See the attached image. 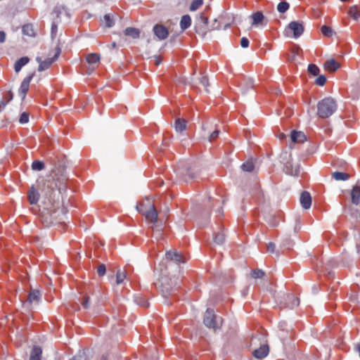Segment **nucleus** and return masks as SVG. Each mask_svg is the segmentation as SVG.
Wrapping results in <instances>:
<instances>
[{"mask_svg":"<svg viewBox=\"0 0 360 360\" xmlns=\"http://www.w3.org/2000/svg\"><path fill=\"white\" fill-rule=\"evenodd\" d=\"M60 20L54 19L52 25H51V35L52 38L56 37L57 34V30H58V25L60 23Z\"/></svg>","mask_w":360,"mask_h":360,"instance_id":"nucleus-38","label":"nucleus"},{"mask_svg":"<svg viewBox=\"0 0 360 360\" xmlns=\"http://www.w3.org/2000/svg\"><path fill=\"white\" fill-rule=\"evenodd\" d=\"M60 52H61V49L58 46L56 48V53L54 54V56L52 57V58L56 61L59 55L60 54Z\"/></svg>","mask_w":360,"mask_h":360,"instance_id":"nucleus-59","label":"nucleus"},{"mask_svg":"<svg viewBox=\"0 0 360 360\" xmlns=\"http://www.w3.org/2000/svg\"><path fill=\"white\" fill-rule=\"evenodd\" d=\"M134 302L140 306H142L143 307H148L149 306V304L146 300V299L141 295H136L134 297Z\"/></svg>","mask_w":360,"mask_h":360,"instance_id":"nucleus-32","label":"nucleus"},{"mask_svg":"<svg viewBox=\"0 0 360 360\" xmlns=\"http://www.w3.org/2000/svg\"><path fill=\"white\" fill-rule=\"evenodd\" d=\"M238 86L241 89L242 94H245L249 89L254 87V80L252 78H245L240 82Z\"/></svg>","mask_w":360,"mask_h":360,"instance_id":"nucleus-14","label":"nucleus"},{"mask_svg":"<svg viewBox=\"0 0 360 360\" xmlns=\"http://www.w3.org/2000/svg\"><path fill=\"white\" fill-rule=\"evenodd\" d=\"M34 72H32V74H30V75L26 77L21 82L18 92H19V95L21 96L22 101L26 97L27 93L29 90L30 82L32 79V78L34 77Z\"/></svg>","mask_w":360,"mask_h":360,"instance_id":"nucleus-5","label":"nucleus"},{"mask_svg":"<svg viewBox=\"0 0 360 360\" xmlns=\"http://www.w3.org/2000/svg\"><path fill=\"white\" fill-rule=\"evenodd\" d=\"M49 214L50 210L49 208H44L41 212V220L45 226H49L58 223L57 217H52Z\"/></svg>","mask_w":360,"mask_h":360,"instance_id":"nucleus-7","label":"nucleus"},{"mask_svg":"<svg viewBox=\"0 0 360 360\" xmlns=\"http://www.w3.org/2000/svg\"><path fill=\"white\" fill-rule=\"evenodd\" d=\"M352 202L358 205L360 202V186L353 187L351 192Z\"/></svg>","mask_w":360,"mask_h":360,"instance_id":"nucleus-17","label":"nucleus"},{"mask_svg":"<svg viewBox=\"0 0 360 360\" xmlns=\"http://www.w3.org/2000/svg\"><path fill=\"white\" fill-rule=\"evenodd\" d=\"M336 101L332 97H326L317 104V115L321 118L330 117L337 110Z\"/></svg>","mask_w":360,"mask_h":360,"instance_id":"nucleus-2","label":"nucleus"},{"mask_svg":"<svg viewBox=\"0 0 360 360\" xmlns=\"http://www.w3.org/2000/svg\"><path fill=\"white\" fill-rule=\"evenodd\" d=\"M187 122L182 118H178L174 122V129L176 132H182L186 129Z\"/></svg>","mask_w":360,"mask_h":360,"instance_id":"nucleus-21","label":"nucleus"},{"mask_svg":"<svg viewBox=\"0 0 360 360\" xmlns=\"http://www.w3.org/2000/svg\"><path fill=\"white\" fill-rule=\"evenodd\" d=\"M249 39L246 37H242L240 39V46L243 48H248L249 46Z\"/></svg>","mask_w":360,"mask_h":360,"instance_id":"nucleus-54","label":"nucleus"},{"mask_svg":"<svg viewBox=\"0 0 360 360\" xmlns=\"http://www.w3.org/2000/svg\"><path fill=\"white\" fill-rule=\"evenodd\" d=\"M41 294L39 290H31L28 295L27 302L31 304L32 302L38 303L40 300Z\"/></svg>","mask_w":360,"mask_h":360,"instance_id":"nucleus-22","label":"nucleus"},{"mask_svg":"<svg viewBox=\"0 0 360 360\" xmlns=\"http://www.w3.org/2000/svg\"><path fill=\"white\" fill-rule=\"evenodd\" d=\"M300 204L304 209H309L311 205V197L308 191H303L300 195Z\"/></svg>","mask_w":360,"mask_h":360,"instance_id":"nucleus-13","label":"nucleus"},{"mask_svg":"<svg viewBox=\"0 0 360 360\" xmlns=\"http://www.w3.org/2000/svg\"><path fill=\"white\" fill-rule=\"evenodd\" d=\"M240 167L245 172H251L253 171V169L255 168V165L252 162L248 161V162L242 164Z\"/></svg>","mask_w":360,"mask_h":360,"instance_id":"nucleus-37","label":"nucleus"},{"mask_svg":"<svg viewBox=\"0 0 360 360\" xmlns=\"http://www.w3.org/2000/svg\"><path fill=\"white\" fill-rule=\"evenodd\" d=\"M219 132H220V131H219V130H218V129L214 130V131H213V132H212V133L209 136V138H208L209 141H212L215 140V139L218 137V136H219Z\"/></svg>","mask_w":360,"mask_h":360,"instance_id":"nucleus-53","label":"nucleus"},{"mask_svg":"<svg viewBox=\"0 0 360 360\" xmlns=\"http://www.w3.org/2000/svg\"><path fill=\"white\" fill-rule=\"evenodd\" d=\"M55 60L52 58H48L42 60L41 63L39 65L38 71L42 72L50 68Z\"/></svg>","mask_w":360,"mask_h":360,"instance_id":"nucleus-27","label":"nucleus"},{"mask_svg":"<svg viewBox=\"0 0 360 360\" xmlns=\"http://www.w3.org/2000/svg\"><path fill=\"white\" fill-rule=\"evenodd\" d=\"M354 350L360 354V342L354 344Z\"/></svg>","mask_w":360,"mask_h":360,"instance_id":"nucleus-64","label":"nucleus"},{"mask_svg":"<svg viewBox=\"0 0 360 360\" xmlns=\"http://www.w3.org/2000/svg\"><path fill=\"white\" fill-rule=\"evenodd\" d=\"M251 18L252 19V26H257L259 24H262L264 19V16L261 11H257V12L254 13L251 15Z\"/></svg>","mask_w":360,"mask_h":360,"instance_id":"nucleus-20","label":"nucleus"},{"mask_svg":"<svg viewBox=\"0 0 360 360\" xmlns=\"http://www.w3.org/2000/svg\"><path fill=\"white\" fill-rule=\"evenodd\" d=\"M191 25V18L189 15H184L181 17L180 21V27L182 30H186Z\"/></svg>","mask_w":360,"mask_h":360,"instance_id":"nucleus-24","label":"nucleus"},{"mask_svg":"<svg viewBox=\"0 0 360 360\" xmlns=\"http://www.w3.org/2000/svg\"><path fill=\"white\" fill-rule=\"evenodd\" d=\"M283 171L286 174L297 176L300 174V165L294 167L291 161H287L283 166Z\"/></svg>","mask_w":360,"mask_h":360,"instance_id":"nucleus-8","label":"nucleus"},{"mask_svg":"<svg viewBox=\"0 0 360 360\" xmlns=\"http://www.w3.org/2000/svg\"><path fill=\"white\" fill-rule=\"evenodd\" d=\"M126 278V274L124 271L118 270L116 274V283L117 285L122 284Z\"/></svg>","mask_w":360,"mask_h":360,"instance_id":"nucleus-35","label":"nucleus"},{"mask_svg":"<svg viewBox=\"0 0 360 360\" xmlns=\"http://www.w3.org/2000/svg\"><path fill=\"white\" fill-rule=\"evenodd\" d=\"M105 272L106 267L105 264H101L97 267V274L99 276H103L105 274Z\"/></svg>","mask_w":360,"mask_h":360,"instance_id":"nucleus-49","label":"nucleus"},{"mask_svg":"<svg viewBox=\"0 0 360 360\" xmlns=\"http://www.w3.org/2000/svg\"><path fill=\"white\" fill-rule=\"evenodd\" d=\"M42 354L41 347L34 346L31 352L30 360H40Z\"/></svg>","mask_w":360,"mask_h":360,"instance_id":"nucleus-26","label":"nucleus"},{"mask_svg":"<svg viewBox=\"0 0 360 360\" xmlns=\"http://www.w3.org/2000/svg\"><path fill=\"white\" fill-rule=\"evenodd\" d=\"M199 21L205 25L208 23V18L205 17L203 13H200L199 15Z\"/></svg>","mask_w":360,"mask_h":360,"instance_id":"nucleus-56","label":"nucleus"},{"mask_svg":"<svg viewBox=\"0 0 360 360\" xmlns=\"http://www.w3.org/2000/svg\"><path fill=\"white\" fill-rule=\"evenodd\" d=\"M269 352L268 345L263 344L258 349L252 352V355L257 359H263L266 357Z\"/></svg>","mask_w":360,"mask_h":360,"instance_id":"nucleus-10","label":"nucleus"},{"mask_svg":"<svg viewBox=\"0 0 360 360\" xmlns=\"http://www.w3.org/2000/svg\"><path fill=\"white\" fill-rule=\"evenodd\" d=\"M150 208L148 210L147 212L143 214L146 219L152 223L155 224L158 220V212L155 210L154 205H148Z\"/></svg>","mask_w":360,"mask_h":360,"instance_id":"nucleus-11","label":"nucleus"},{"mask_svg":"<svg viewBox=\"0 0 360 360\" xmlns=\"http://www.w3.org/2000/svg\"><path fill=\"white\" fill-rule=\"evenodd\" d=\"M6 40V33L4 31H0V43H4Z\"/></svg>","mask_w":360,"mask_h":360,"instance_id":"nucleus-62","label":"nucleus"},{"mask_svg":"<svg viewBox=\"0 0 360 360\" xmlns=\"http://www.w3.org/2000/svg\"><path fill=\"white\" fill-rule=\"evenodd\" d=\"M304 27L302 22L298 21H292L290 22L287 28L285 30L286 35H288V32H292L293 34V37L297 39L300 37L304 32Z\"/></svg>","mask_w":360,"mask_h":360,"instance_id":"nucleus-4","label":"nucleus"},{"mask_svg":"<svg viewBox=\"0 0 360 360\" xmlns=\"http://www.w3.org/2000/svg\"><path fill=\"white\" fill-rule=\"evenodd\" d=\"M100 55L96 53H90L86 56V60L89 65L95 66L100 61Z\"/></svg>","mask_w":360,"mask_h":360,"instance_id":"nucleus-25","label":"nucleus"},{"mask_svg":"<svg viewBox=\"0 0 360 360\" xmlns=\"http://www.w3.org/2000/svg\"><path fill=\"white\" fill-rule=\"evenodd\" d=\"M324 68L328 72H333L340 68V65L335 59H330L325 62Z\"/></svg>","mask_w":360,"mask_h":360,"instance_id":"nucleus-16","label":"nucleus"},{"mask_svg":"<svg viewBox=\"0 0 360 360\" xmlns=\"http://www.w3.org/2000/svg\"><path fill=\"white\" fill-rule=\"evenodd\" d=\"M292 245L293 241L289 237H285L281 242V246L286 249H290Z\"/></svg>","mask_w":360,"mask_h":360,"instance_id":"nucleus-43","label":"nucleus"},{"mask_svg":"<svg viewBox=\"0 0 360 360\" xmlns=\"http://www.w3.org/2000/svg\"><path fill=\"white\" fill-rule=\"evenodd\" d=\"M267 250L271 253L276 252V245L274 243H269L267 245Z\"/></svg>","mask_w":360,"mask_h":360,"instance_id":"nucleus-55","label":"nucleus"},{"mask_svg":"<svg viewBox=\"0 0 360 360\" xmlns=\"http://www.w3.org/2000/svg\"><path fill=\"white\" fill-rule=\"evenodd\" d=\"M252 278L257 279V278H262L264 275L265 273L264 271L259 269H257L255 270H252L250 274Z\"/></svg>","mask_w":360,"mask_h":360,"instance_id":"nucleus-40","label":"nucleus"},{"mask_svg":"<svg viewBox=\"0 0 360 360\" xmlns=\"http://www.w3.org/2000/svg\"><path fill=\"white\" fill-rule=\"evenodd\" d=\"M200 83L205 88L207 92H208L207 86H209L208 78L207 76H201L199 79Z\"/></svg>","mask_w":360,"mask_h":360,"instance_id":"nucleus-50","label":"nucleus"},{"mask_svg":"<svg viewBox=\"0 0 360 360\" xmlns=\"http://www.w3.org/2000/svg\"><path fill=\"white\" fill-rule=\"evenodd\" d=\"M290 7V4L286 1H281L277 6V10L281 13H285Z\"/></svg>","mask_w":360,"mask_h":360,"instance_id":"nucleus-34","label":"nucleus"},{"mask_svg":"<svg viewBox=\"0 0 360 360\" xmlns=\"http://www.w3.org/2000/svg\"><path fill=\"white\" fill-rule=\"evenodd\" d=\"M203 4V0H193L190 6L191 11H197Z\"/></svg>","mask_w":360,"mask_h":360,"instance_id":"nucleus-42","label":"nucleus"},{"mask_svg":"<svg viewBox=\"0 0 360 360\" xmlns=\"http://www.w3.org/2000/svg\"><path fill=\"white\" fill-rule=\"evenodd\" d=\"M290 138L293 143H303L307 139L306 136L303 132L295 130L291 131Z\"/></svg>","mask_w":360,"mask_h":360,"instance_id":"nucleus-15","label":"nucleus"},{"mask_svg":"<svg viewBox=\"0 0 360 360\" xmlns=\"http://www.w3.org/2000/svg\"><path fill=\"white\" fill-rule=\"evenodd\" d=\"M162 62L161 58L159 56H154V63L156 66L159 65Z\"/></svg>","mask_w":360,"mask_h":360,"instance_id":"nucleus-63","label":"nucleus"},{"mask_svg":"<svg viewBox=\"0 0 360 360\" xmlns=\"http://www.w3.org/2000/svg\"><path fill=\"white\" fill-rule=\"evenodd\" d=\"M44 167V163L40 160H34L32 164V169L35 171H41Z\"/></svg>","mask_w":360,"mask_h":360,"instance_id":"nucleus-33","label":"nucleus"},{"mask_svg":"<svg viewBox=\"0 0 360 360\" xmlns=\"http://www.w3.org/2000/svg\"><path fill=\"white\" fill-rule=\"evenodd\" d=\"M148 205L153 204L150 200L147 198L145 201L141 202L136 205V210L139 213L143 215L147 212V210H150V208L149 206H148Z\"/></svg>","mask_w":360,"mask_h":360,"instance_id":"nucleus-19","label":"nucleus"},{"mask_svg":"<svg viewBox=\"0 0 360 360\" xmlns=\"http://www.w3.org/2000/svg\"><path fill=\"white\" fill-rule=\"evenodd\" d=\"M49 209L50 210V216L57 217L58 222H60V220H62V218L60 217V214H63V210L56 209L54 206Z\"/></svg>","mask_w":360,"mask_h":360,"instance_id":"nucleus-30","label":"nucleus"},{"mask_svg":"<svg viewBox=\"0 0 360 360\" xmlns=\"http://www.w3.org/2000/svg\"><path fill=\"white\" fill-rule=\"evenodd\" d=\"M82 304L85 309L90 307V298L89 296L85 295L83 297Z\"/></svg>","mask_w":360,"mask_h":360,"instance_id":"nucleus-51","label":"nucleus"},{"mask_svg":"<svg viewBox=\"0 0 360 360\" xmlns=\"http://www.w3.org/2000/svg\"><path fill=\"white\" fill-rule=\"evenodd\" d=\"M66 13V9L63 6H57L54 8L53 14L56 15V18L54 19L60 20V15L63 13Z\"/></svg>","mask_w":360,"mask_h":360,"instance_id":"nucleus-39","label":"nucleus"},{"mask_svg":"<svg viewBox=\"0 0 360 360\" xmlns=\"http://www.w3.org/2000/svg\"><path fill=\"white\" fill-rule=\"evenodd\" d=\"M308 72L313 76H316L320 72L319 68L315 64H309L308 65Z\"/></svg>","mask_w":360,"mask_h":360,"instance_id":"nucleus-36","label":"nucleus"},{"mask_svg":"<svg viewBox=\"0 0 360 360\" xmlns=\"http://www.w3.org/2000/svg\"><path fill=\"white\" fill-rule=\"evenodd\" d=\"M185 175L188 176L189 179H195L197 178V175L189 168L186 169Z\"/></svg>","mask_w":360,"mask_h":360,"instance_id":"nucleus-52","label":"nucleus"},{"mask_svg":"<svg viewBox=\"0 0 360 360\" xmlns=\"http://www.w3.org/2000/svg\"><path fill=\"white\" fill-rule=\"evenodd\" d=\"M70 360H86L85 357H84V352L79 353V354H77V356L72 357Z\"/></svg>","mask_w":360,"mask_h":360,"instance_id":"nucleus-58","label":"nucleus"},{"mask_svg":"<svg viewBox=\"0 0 360 360\" xmlns=\"http://www.w3.org/2000/svg\"><path fill=\"white\" fill-rule=\"evenodd\" d=\"M6 101H8V103L13 100V94L12 93L11 91H9L7 92L6 95Z\"/></svg>","mask_w":360,"mask_h":360,"instance_id":"nucleus-60","label":"nucleus"},{"mask_svg":"<svg viewBox=\"0 0 360 360\" xmlns=\"http://www.w3.org/2000/svg\"><path fill=\"white\" fill-rule=\"evenodd\" d=\"M326 77L325 75H319L315 80V84L318 86H323L326 84Z\"/></svg>","mask_w":360,"mask_h":360,"instance_id":"nucleus-47","label":"nucleus"},{"mask_svg":"<svg viewBox=\"0 0 360 360\" xmlns=\"http://www.w3.org/2000/svg\"><path fill=\"white\" fill-rule=\"evenodd\" d=\"M103 19H104V21H105V26L107 27H112L114 26L115 25V20L114 19L110 16V14H105L104 16H103Z\"/></svg>","mask_w":360,"mask_h":360,"instance_id":"nucleus-41","label":"nucleus"},{"mask_svg":"<svg viewBox=\"0 0 360 360\" xmlns=\"http://www.w3.org/2000/svg\"><path fill=\"white\" fill-rule=\"evenodd\" d=\"M203 323L206 327L217 330L221 328L223 319L216 315L214 310L207 309L204 314Z\"/></svg>","mask_w":360,"mask_h":360,"instance_id":"nucleus-3","label":"nucleus"},{"mask_svg":"<svg viewBox=\"0 0 360 360\" xmlns=\"http://www.w3.org/2000/svg\"><path fill=\"white\" fill-rule=\"evenodd\" d=\"M214 240L217 244H218V245L222 244L225 240L224 234L223 233H216L214 236Z\"/></svg>","mask_w":360,"mask_h":360,"instance_id":"nucleus-44","label":"nucleus"},{"mask_svg":"<svg viewBox=\"0 0 360 360\" xmlns=\"http://www.w3.org/2000/svg\"><path fill=\"white\" fill-rule=\"evenodd\" d=\"M322 34L326 37H331L333 34V30L332 29L327 26V25H323L321 28Z\"/></svg>","mask_w":360,"mask_h":360,"instance_id":"nucleus-45","label":"nucleus"},{"mask_svg":"<svg viewBox=\"0 0 360 360\" xmlns=\"http://www.w3.org/2000/svg\"><path fill=\"white\" fill-rule=\"evenodd\" d=\"M290 299H292V303L291 307H294L295 306H298L300 304L299 298L294 297L292 295L289 296Z\"/></svg>","mask_w":360,"mask_h":360,"instance_id":"nucleus-57","label":"nucleus"},{"mask_svg":"<svg viewBox=\"0 0 360 360\" xmlns=\"http://www.w3.org/2000/svg\"><path fill=\"white\" fill-rule=\"evenodd\" d=\"M29 122V114L26 112H22L20 115L19 122L20 124H26Z\"/></svg>","mask_w":360,"mask_h":360,"instance_id":"nucleus-48","label":"nucleus"},{"mask_svg":"<svg viewBox=\"0 0 360 360\" xmlns=\"http://www.w3.org/2000/svg\"><path fill=\"white\" fill-rule=\"evenodd\" d=\"M162 291L164 297H167L174 293L175 289H173L170 285H167L163 279L162 280Z\"/></svg>","mask_w":360,"mask_h":360,"instance_id":"nucleus-28","label":"nucleus"},{"mask_svg":"<svg viewBox=\"0 0 360 360\" xmlns=\"http://www.w3.org/2000/svg\"><path fill=\"white\" fill-rule=\"evenodd\" d=\"M153 32L155 35L160 40L165 39L169 34L167 29L162 25H155L153 27Z\"/></svg>","mask_w":360,"mask_h":360,"instance_id":"nucleus-9","label":"nucleus"},{"mask_svg":"<svg viewBox=\"0 0 360 360\" xmlns=\"http://www.w3.org/2000/svg\"><path fill=\"white\" fill-rule=\"evenodd\" d=\"M22 32L25 35H27L30 37L34 35L33 27L30 24L25 25L22 28Z\"/></svg>","mask_w":360,"mask_h":360,"instance_id":"nucleus-31","label":"nucleus"},{"mask_svg":"<svg viewBox=\"0 0 360 360\" xmlns=\"http://www.w3.org/2000/svg\"><path fill=\"white\" fill-rule=\"evenodd\" d=\"M349 14L355 20L360 17V14L357 10L356 6H353L349 9Z\"/></svg>","mask_w":360,"mask_h":360,"instance_id":"nucleus-46","label":"nucleus"},{"mask_svg":"<svg viewBox=\"0 0 360 360\" xmlns=\"http://www.w3.org/2000/svg\"><path fill=\"white\" fill-rule=\"evenodd\" d=\"M60 169H54L51 174L47 176L44 183V189L46 194H49L55 189H58L59 193L65 191L67 177L63 175Z\"/></svg>","mask_w":360,"mask_h":360,"instance_id":"nucleus-1","label":"nucleus"},{"mask_svg":"<svg viewBox=\"0 0 360 360\" xmlns=\"http://www.w3.org/2000/svg\"><path fill=\"white\" fill-rule=\"evenodd\" d=\"M40 194L38 191L32 186L27 193V198L30 204L35 205L38 202Z\"/></svg>","mask_w":360,"mask_h":360,"instance_id":"nucleus-12","label":"nucleus"},{"mask_svg":"<svg viewBox=\"0 0 360 360\" xmlns=\"http://www.w3.org/2000/svg\"><path fill=\"white\" fill-rule=\"evenodd\" d=\"M332 176L336 181H346L349 178V175L347 173L341 172H333Z\"/></svg>","mask_w":360,"mask_h":360,"instance_id":"nucleus-29","label":"nucleus"},{"mask_svg":"<svg viewBox=\"0 0 360 360\" xmlns=\"http://www.w3.org/2000/svg\"><path fill=\"white\" fill-rule=\"evenodd\" d=\"M124 33L126 36L131 37L132 39H138L140 37V30L135 27H127L124 30Z\"/></svg>","mask_w":360,"mask_h":360,"instance_id":"nucleus-23","label":"nucleus"},{"mask_svg":"<svg viewBox=\"0 0 360 360\" xmlns=\"http://www.w3.org/2000/svg\"><path fill=\"white\" fill-rule=\"evenodd\" d=\"M8 104V101H5V100L2 99L0 101V112L4 110L6 105Z\"/></svg>","mask_w":360,"mask_h":360,"instance_id":"nucleus-61","label":"nucleus"},{"mask_svg":"<svg viewBox=\"0 0 360 360\" xmlns=\"http://www.w3.org/2000/svg\"><path fill=\"white\" fill-rule=\"evenodd\" d=\"M30 62L27 56H24L17 60L14 64V70L16 72H19L22 68Z\"/></svg>","mask_w":360,"mask_h":360,"instance_id":"nucleus-18","label":"nucleus"},{"mask_svg":"<svg viewBox=\"0 0 360 360\" xmlns=\"http://www.w3.org/2000/svg\"><path fill=\"white\" fill-rule=\"evenodd\" d=\"M165 258L169 262H174L176 264L185 263L186 261L183 255L176 250H170L166 252Z\"/></svg>","mask_w":360,"mask_h":360,"instance_id":"nucleus-6","label":"nucleus"}]
</instances>
